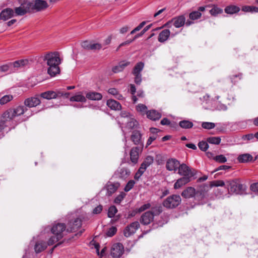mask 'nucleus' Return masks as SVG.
I'll return each mask as SVG.
<instances>
[{"instance_id": "obj_1", "label": "nucleus", "mask_w": 258, "mask_h": 258, "mask_svg": "<svg viewBox=\"0 0 258 258\" xmlns=\"http://www.w3.org/2000/svg\"><path fill=\"white\" fill-rule=\"evenodd\" d=\"M44 60H47V64L49 66L47 73L51 76H55L60 72L59 64L61 60L58 52H51L46 54L44 56Z\"/></svg>"}, {"instance_id": "obj_2", "label": "nucleus", "mask_w": 258, "mask_h": 258, "mask_svg": "<svg viewBox=\"0 0 258 258\" xmlns=\"http://www.w3.org/2000/svg\"><path fill=\"white\" fill-rule=\"evenodd\" d=\"M227 188L229 192L235 194H241L246 189V186L242 184L238 179L228 181Z\"/></svg>"}, {"instance_id": "obj_3", "label": "nucleus", "mask_w": 258, "mask_h": 258, "mask_svg": "<svg viewBox=\"0 0 258 258\" xmlns=\"http://www.w3.org/2000/svg\"><path fill=\"white\" fill-rule=\"evenodd\" d=\"M27 109L24 106H18L14 108L7 110L4 113V118L7 120H12L17 116L23 114Z\"/></svg>"}, {"instance_id": "obj_4", "label": "nucleus", "mask_w": 258, "mask_h": 258, "mask_svg": "<svg viewBox=\"0 0 258 258\" xmlns=\"http://www.w3.org/2000/svg\"><path fill=\"white\" fill-rule=\"evenodd\" d=\"M28 4L31 13L43 11L48 7L47 3L44 0H34Z\"/></svg>"}, {"instance_id": "obj_5", "label": "nucleus", "mask_w": 258, "mask_h": 258, "mask_svg": "<svg viewBox=\"0 0 258 258\" xmlns=\"http://www.w3.org/2000/svg\"><path fill=\"white\" fill-rule=\"evenodd\" d=\"M181 203V198L179 195H173L167 198L163 203V206L169 209L174 208Z\"/></svg>"}, {"instance_id": "obj_6", "label": "nucleus", "mask_w": 258, "mask_h": 258, "mask_svg": "<svg viewBox=\"0 0 258 258\" xmlns=\"http://www.w3.org/2000/svg\"><path fill=\"white\" fill-rule=\"evenodd\" d=\"M178 173L183 177L190 178L194 176L195 174L191 169L184 163L180 164L178 168Z\"/></svg>"}, {"instance_id": "obj_7", "label": "nucleus", "mask_w": 258, "mask_h": 258, "mask_svg": "<svg viewBox=\"0 0 258 258\" xmlns=\"http://www.w3.org/2000/svg\"><path fill=\"white\" fill-rule=\"evenodd\" d=\"M139 227L140 224L138 221L132 222L129 225L127 226L124 229V235L126 237H130L136 232Z\"/></svg>"}, {"instance_id": "obj_8", "label": "nucleus", "mask_w": 258, "mask_h": 258, "mask_svg": "<svg viewBox=\"0 0 258 258\" xmlns=\"http://www.w3.org/2000/svg\"><path fill=\"white\" fill-rule=\"evenodd\" d=\"M124 248L120 243L114 244L111 248V254L114 258H118L123 254Z\"/></svg>"}, {"instance_id": "obj_9", "label": "nucleus", "mask_w": 258, "mask_h": 258, "mask_svg": "<svg viewBox=\"0 0 258 258\" xmlns=\"http://www.w3.org/2000/svg\"><path fill=\"white\" fill-rule=\"evenodd\" d=\"M180 162L178 160L175 158H170L166 161V168L167 170L175 172L177 171Z\"/></svg>"}, {"instance_id": "obj_10", "label": "nucleus", "mask_w": 258, "mask_h": 258, "mask_svg": "<svg viewBox=\"0 0 258 258\" xmlns=\"http://www.w3.org/2000/svg\"><path fill=\"white\" fill-rule=\"evenodd\" d=\"M66 228V225L63 223H57L51 228V232L57 236L58 238L62 237V232Z\"/></svg>"}, {"instance_id": "obj_11", "label": "nucleus", "mask_w": 258, "mask_h": 258, "mask_svg": "<svg viewBox=\"0 0 258 258\" xmlns=\"http://www.w3.org/2000/svg\"><path fill=\"white\" fill-rule=\"evenodd\" d=\"M82 225V221L79 218H76L73 221H70L68 224L67 230L68 232L76 231Z\"/></svg>"}, {"instance_id": "obj_12", "label": "nucleus", "mask_w": 258, "mask_h": 258, "mask_svg": "<svg viewBox=\"0 0 258 258\" xmlns=\"http://www.w3.org/2000/svg\"><path fill=\"white\" fill-rule=\"evenodd\" d=\"M15 14L17 16H23L27 13H31L28 3L22 4L15 9Z\"/></svg>"}, {"instance_id": "obj_13", "label": "nucleus", "mask_w": 258, "mask_h": 258, "mask_svg": "<svg viewBox=\"0 0 258 258\" xmlns=\"http://www.w3.org/2000/svg\"><path fill=\"white\" fill-rule=\"evenodd\" d=\"M41 103L40 100L38 96L29 97L24 101V104L28 107H33L39 105Z\"/></svg>"}, {"instance_id": "obj_14", "label": "nucleus", "mask_w": 258, "mask_h": 258, "mask_svg": "<svg viewBox=\"0 0 258 258\" xmlns=\"http://www.w3.org/2000/svg\"><path fill=\"white\" fill-rule=\"evenodd\" d=\"M62 93L60 92H55L53 91H46L43 93H42L40 94V96L46 99H54L58 97L62 96Z\"/></svg>"}, {"instance_id": "obj_15", "label": "nucleus", "mask_w": 258, "mask_h": 258, "mask_svg": "<svg viewBox=\"0 0 258 258\" xmlns=\"http://www.w3.org/2000/svg\"><path fill=\"white\" fill-rule=\"evenodd\" d=\"M153 214L150 211L144 213L140 219V222L144 225H148L153 220Z\"/></svg>"}, {"instance_id": "obj_16", "label": "nucleus", "mask_w": 258, "mask_h": 258, "mask_svg": "<svg viewBox=\"0 0 258 258\" xmlns=\"http://www.w3.org/2000/svg\"><path fill=\"white\" fill-rule=\"evenodd\" d=\"M14 16V12L12 9L7 8L3 10L0 13V19L6 21Z\"/></svg>"}, {"instance_id": "obj_17", "label": "nucleus", "mask_w": 258, "mask_h": 258, "mask_svg": "<svg viewBox=\"0 0 258 258\" xmlns=\"http://www.w3.org/2000/svg\"><path fill=\"white\" fill-rule=\"evenodd\" d=\"M86 99H88L91 100L98 101L102 99V95L100 93L90 91L86 93Z\"/></svg>"}, {"instance_id": "obj_18", "label": "nucleus", "mask_w": 258, "mask_h": 258, "mask_svg": "<svg viewBox=\"0 0 258 258\" xmlns=\"http://www.w3.org/2000/svg\"><path fill=\"white\" fill-rule=\"evenodd\" d=\"M196 195V190L192 187H187L181 193V196L186 199L192 198Z\"/></svg>"}, {"instance_id": "obj_19", "label": "nucleus", "mask_w": 258, "mask_h": 258, "mask_svg": "<svg viewBox=\"0 0 258 258\" xmlns=\"http://www.w3.org/2000/svg\"><path fill=\"white\" fill-rule=\"evenodd\" d=\"M205 10V7H199L198 11H193L189 14V17L190 19L195 20L200 18L202 16L201 12H204Z\"/></svg>"}, {"instance_id": "obj_20", "label": "nucleus", "mask_w": 258, "mask_h": 258, "mask_svg": "<svg viewBox=\"0 0 258 258\" xmlns=\"http://www.w3.org/2000/svg\"><path fill=\"white\" fill-rule=\"evenodd\" d=\"M119 186V184L118 183H109L106 186V188L107 190L106 195L108 196H110L114 192L116 191Z\"/></svg>"}, {"instance_id": "obj_21", "label": "nucleus", "mask_w": 258, "mask_h": 258, "mask_svg": "<svg viewBox=\"0 0 258 258\" xmlns=\"http://www.w3.org/2000/svg\"><path fill=\"white\" fill-rule=\"evenodd\" d=\"M140 149L139 147H135L132 149L130 152V158L132 162L136 164L138 162L139 159V152Z\"/></svg>"}, {"instance_id": "obj_22", "label": "nucleus", "mask_w": 258, "mask_h": 258, "mask_svg": "<svg viewBox=\"0 0 258 258\" xmlns=\"http://www.w3.org/2000/svg\"><path fill=\"white\" fill-rule=\"evenodd\" d=\"M191 179L188 177H182L179 178L174 184V188L175 189H178L188 183L190 181Z\"/></svg>"}, {"instance_id": "obj_23", "label": "nucleus", "mask_w": 258, "mask_h": 258, "mask_svg": "<svg viewBox=\"0 0 258 258\" xmlns=\"http://www.w3.org/2000/svg\"><path fill=\"white\" fill-rule=\"evenodd\" d=\"M185 18L184 16L181 15L178 17L174 18L172 20L173 25L176 28H179L183 26L185 24Z\"/></svg>"}, {"instance_id": "obj_24", "label": "nucleus", "mask_w": 258, "mask_h": 258, "mask_svg": "<svg viewBox=\"0 0 258 258\" xmlns=\"http://www.w3.org/2000/svg\"><path fill=\"white\" fill-rule=\"evenodd\" d=\"M106 104L108 107L112 110H119L121 108L120 104L115 100H108Z\"/></svg>"}, {"instance_id": "obj_25", "label": "nucleus", "mask_w": 258, "mask_h": 258, "mask_svg": "<svg viewBox=\"0 0 258 258\" xmlns=\"http://www.w3.org/2000/svg\"><path fill=\"white\" fill-rule=\"evenodd\" d=\"M130 174V170L124 168L119 169L116 172V175L117 177L122 179L127 178Z\"/></svg>"}, {"instance_id": "obj_26", "label": "nucleus", "mask_w": 258, "mask_h": 258, "mask_svg": "<svg viewBox=\"0 0 258 258\" xmlns=\"http://www.w3.org/2000/svg\"><path fill=\"white\" fill-rule=\"evenodd\" d=\"M147 116L151 120H156L161 118V114L155 110H151L147 112Z\"/></svg>"}, {"instance_id": "obj_27", "label": "nucleus", "mask_w": 258, "mask_h": 258, "mask_svg": "<svg viewBox=\"0 0 258 258\" xmlns=\"http://www.w3.org/2000/svg\"><path fill=\"white\" fill-rule=\"evenodd\" d=\"M240 10L239 7L235 5H229L224 9L225 12L229 15H233L238 13Z\"/></svg>"}, {"instance_id": "obj_28", "label": "nucleus", "mask_w": 258, "mask_h": 258, "mask_svg": "<svg viewBox=\"0 0 258 258\" xmlns=\"http://www.w3.org/2000/svg\"><path fill=\"white\" fill-rule=\"evenodd\" d=\"M170 32L168 29L162 30L159 34L158 40L160 42H164L169 38Z\"/></svg>"}, {"instance_id": "obj_29", "label": "nucleus", "mask_w": 258, "mask_h": 258, "mask_svg": "<svg viewBox=\"0 0 258 258\" xmlns=\"http://www.w3.org/2000/svg\"><path fill=\"white\" fill-rule=\"evenodd\" d=\"M70 100L72 102H86V98L82 92H79L76 93L73 96H72L70 98Z\"/></svg>"}, {"instance_id": "obj_30", "label": "nucleus", "mask_w": 258, "mask_h": 258, "mask_svg": "<svg viewBox=\"0 0 258 258\" xmlns=\"http://www.w3.org/2000/svg\"><path fill=\"white\" fill-rule=\"evenodd\" d=\"M131 139L134 143L136 145H139L142 144L141 134L140 132L138 131H135L133 132L131 136Z\"/></svg>"}, {"instance_id": "obj_31", "label": "nucleus", "mask_w": 258, "mask_h": 258, "mask_svg": "<svg viewBox=\"0 0 258 258\" xmlns=\"http://www.w3.org/2000/svg\"><path fill=\"white\" fill-rule=\"evenodd\" d=\"M47 247L46 243L43 241H37L34 245V250L36 253H39Z\"/></svg>"}, {"instance_id": "obj_32", "label": "nucleus", "mask_w": 258, "mask_h": 258, "mask_svg": "<svg viewBox=\"0 0 258 258\" xmlns=\"http://www.w3.org/2000/svg\"><path fill=\"white\" fill-rule=\"evenodd\" d=\"M130 63L128 61H121L117 66H116L112 68V71L114 73L120 72L122 71L125 67L128 66Z\"/></svg>"}, {"instance_id": "obj_33", "label": "nucleus", "mask_w": 258, "mask_h": 258, "mask_svg": "<svg viewBox=\"0 0 258 258\" xmlns=\"http://www.w3.org/2000/svg\"><path fill=\"white\" fill-rule=\"evenodd\" d=\"M252 156L248 153L240 155L238 157V160L240 163H245L252 160Z\"/></svg>"}, {"instance_id": "obj_34", "label": "nucleus", "mask_w": 258, "mask_h": 258, "mask_svg": "<svg viewBox=\"0 0 258 258\" xmlns=\"http://www.w3.org/2000/svg\"><path fill=\"white\" fill-rule=\"evenodd\" d=\"M154 161V158L151 156H148L144 160V162L141 165V168L146 170L147 168L151 165Z\"/></svg>"}, {"instance_id": "obj_35", "label": "nucleus", "mask_w": 258, "mask_h": 258, "mask_svg": "<svg viewBox=\"0 0 258 258\" xmlns=\"http://www.w3.org/2000/svg\"><path fill=\"white\" fill-rule=\"evenodd\" d=\"M138 125V121L134 118L129 117L127 118L126 127L128 129L132 130L136 127Z\"/></svg>"}, {"instance_id": "obj_36", "label": "nucleus", "mask_w": 258, "mask_h": 258, "mask_svg": "<svg viewBox=\"0 0 258 258\" xmlns=\"http://www.w3.org/2000/svg\"><path fill=\"white\" fill-rule=\"evenodd\" d=\"M28 63L27 59H21L10 63V65L14 68H21L26 66Z\"/></svg>"}, {"instance_id": "obj_37", "label": "nucleus", "mask_w": 258, "mask_h": 258, "mask_svg": "<svg viewBox=\"0 0 258 258\" xmlns=\"http://www.w3.org/2000/svg\"><path fill=\"white\" fill-rule=\"evenodd\" d=\"M222 13L223 10L216 5L213 6L212 8L210 10V14L213 16H217Z\"/></svg>"}, {"instance_id": "obj_38", "label": "nucleus", "mask_w": 258, "mask_h": 258, "mask_svg": "<svg viewBox=\"0 0 258 258\" xmlns=\"http://www.w3.org/2000/svg\"><path fill=\"white\" fill-rule=\"evenodd\" d=\"M144 64L142 62H139L136 64L134 68L133 74H141V71L143 70Z\"/></svg>"}, {"instance_id": "obj_39", "label": "nucleus", "mask_w": 258, "mask_h": 258, "mask_svg": "<svg viewBox=\"0 0 258 258\" xmlns=\"http://www.w3.org/2000/svg\"><path fill=\"white\" fill-rule=\"evenodd\" d=\"M147 107L143 104H139L136 106V110L138 112H140L141 114L144 115L145 114H147Z\"/></svg>"}, {"instance_id": "obj_40", "label": "nucleus", "mask_w": 258, "mask_h": 258, "mask_svg": "<svg viewBox=\"0 0 258 258\" xmlns=\"http://www.w3.org/2000/svg\"><path fill=\"white\" fill-rule=\"evenodd\" d=\"M179 126L183 128H190L193 126L192 122L188 120H182L179 122Z\"/></svg>"}, {"instance_id": "obj_41", "label": "nucleus", "mask_w": 258, "mask_h": 258, "mask_svg": "<svg viewBox=\"0 0 258 258\" xmlns=\"http://www.w3.org/2000/svg\"><path fill=\"white\" fill-rule=\"evenodd\" d=\"M13 99V96L11 95H6L0 99V104L4 105Z\"/></svg>"}, {"instance_id": "obj_42", "label": "nucleus", "mask_w": 258, "mask_h": 258, "mask_svg": "<svg viewBox=\"0 0 258 258\" xmlns=\"http://www.w3.org/2000/svg\"><path fill=\"white\" fill-rule=\"evenodd\" d=\"M207 142L210 144L218 145L221 142L220 137H210L207 139Z\"/></svg>"}, {"instance_id": "obj_43", "label": "nucleus", "mask_w": 258, "mask_h": 258, "mask_svg": "<svg viewBox=\"0 0 258 258\" xmlns=\"http://www.w3.org/2000/svg\"><path fill=\"white\" fill-rule=\"evenodd\" d=\"M117 208L114 206H112L109 207L108 211V216L109 218H112L117 213Z\"/></svg>"}, {"instance_id": "obj_44", "label": "nucleus", "mask_w": 258, "mask_h": 258, "mask_svg": "<svg viewBox=\"0 0 258 258\" xmlns=\"http://www.w3.org/2000/svg\"><path fill=\"white\" fill-rule=\"evenodd\" d=\"M202 126L205 129L211 130L215 127V124L213 122H203L202 123Z\"/></svg>"}, {"instance_id": "obj_45", "label": "nucleus", "mask_w": 258, "mask_h": 258, "mask_svg": "<svg viewBox=\"0 0 258 258\" xmlns=\"http://www.w3.org/2000/svg\"><path fill=\"white\" fill-rule=\"evenodd\" d=\"M210 185L211 187L214 186H223L225 185V183L223 180H214L210 182Z\"/></svg>"}, {"instance_id": "obj_46", "label": "nucleus", "mask_w": 258, "mask_h": 258, "mask_svg": "<svg viewBox=\"0 0 258 258\" xmlns=\"http://www.w3.org/2000/svg\"><path fill=\"white\" fill-rule=\"evenodd\" d=\"M11 120H7L4 118V114L2 116V119L0 121V132L2 131L7 125V122Z\"/></svg>"}, {"instance_id": "obj_47", "label": "nucleus", "mask_w": 258, "mask_h": 258, "mask_svg": "<svg viewBox=\"0 0 258 258\" xmlns=\"http://www.w3.org/2000/svg\"><path fill=\"white\" fill-rule=\"evenodd\" d=\"M60 239L61 238H58V236L54 235L49 239L47 244L49 245H53Z\"/></svg>"}, {"instance_id": "obj_48", "label": "nucleus", "mask_w": 258, "mask_h": 258, "mask_svg": "<svg viewBox=\"0 0 258 258\" xmlns=\"http://www.w3.org/2000/svg\"><path fill=\"white\" fill-rule=\"evenodd\" d=\"M199 148L203 151H206L209 148V145L206 142L201 141L198 144Z\"/></svg>"}, {"instance_id": "obj_49", "label": "nucleus", "mask_w": 258, "mask_h": 258, "mask_svg": "<svg viewBox=\"0 0 258 258\" xmlns=\"http://www.w3.org/2000/svg\"><path fill=\"white\" fill-rule=\"evenodd\" d=\"M153 214V217L155 215H159L162 212L161 207L160 206H155L151 208V211Z\"/></svg>"}, {"instance_id": "obj_50", "label": "nucleus", "mask_w": 258, "mask_h": 258, "mask_svg": "<svg viewBox=\"0 0 258 258\" xmlns=\"http://www.w3.org/2000/svg\"><path fill=\"white\" fill-rule=\"evenodd\" d=\"M214 160L219 163H225L227 161L226 158L223 155H218L214 158Z\"/></svg>"}, {"instance_id": "obj_51", "label": "nucleus", "mask_w": 258, "mask_h": 258, "mask_svg": "<svg viewBox=\"0 0 258 258\" xmlns=\"http://www.w3.org/2000/svg\"><path fill=\"white\" fill-rule=\"evenodd\" d=\"M116 228L115 227L112 226L107 231L106 235L107 236L111 237L116 233Z\"/></svg>"}, {"instance_id": "obj_52", "label": "nucleus", "mask_w": 258, "mask_h": 258, "mask_svg": "<svg viewBox=\"0 0 258 258\" xmlns=\"http://www.w3.org/2000/svg\"><path fill=\"white\" fill-rule=\"evenodd\" d=\"M135 183V182L134 180H130L125 186L124 190L126 192L130 191L133 187Z\"/></svg>"}, {"instance_id": "obj_53", "label": "nucleus", "mask_w": 258, "mask_h": 258, "mask_svg": "<svg viewBox=\"0 0 258 258\" xmlns=\"http://www.w3.org/2000/svg\"><path fill=\"white\" fill-rule=\"evenodd\" d=\"M152 26V24H151L146 26L143 29V30L141 32V33L140 34H138L136 35L135 36V39H137L138 37H141V36H142L146 32H147L149 29H150L151 28Z\"/></svg>"}, {"instance_id": "obj_54", "label": "nucleus", "mask_w": 258, "mask_h": 258, "mask_svg": "<svg viewBox=\"0 0 258 258\" xmlns=\"http://www.w3.org/2000/svg\"><path fill=\"white\" fill-rule=\"evenodd\" d=\"M125 194L123 192H121L120 195L117 196L114 200V202L116 204H120V203L123 200Z\"/></svg>"}, {"instance_id": "obj_55", "label": "nucleus", "mask_w": 258, "mask_h": 258, "mask_svg": "<svg viewBox=\"0 0 258 258\" xmlns=\"http://www.w3.org/2000/svg\"><path fill=\"white\" fill-rule=\"evenodd\" d=\"M151 207V204L147 203V204H145L142 205V206H141L139 208L138 211L139 212H143V211H145L146 210L150 209Z\"/></svg>"}, {"instance_id": "obj_56", "label": "nucleus", "mask_w": 258, "mask_h": 258, "mask_svg": "<svg viewBox=\"0 0 258 258\" xmlns=\"http://www.w3.org/2000/svg\"><path fill=\"white\" fill-rule=\"evenodd\" d=\"M136 39H135V37L133 39H128L121 43H120L118 47H117V49H116V51H118L119 50V49L122 47V46H125V45H129L131 43H132L133 41H134Z\"/></svg>"}, {"instance_id": "obj_57", "label": "nucleus", "mask_w": 258, "mask_h": 258, "mask_svg": "<svg viewBox=\"0 0 258 258\" xmlns=\"http://www.w3.org/2000/svg\"><path fill=\"white\" fill-rule=\"evenodd\" d=\"M136 39H135V37L133 39H128L121 43H120L118 47H117V49H116V51H118L119 50V49L122 47V46H125V45H129L131 43H132L133 41H134Z\"/></svg>"}, {"instance_id": "obj_58", "label": "nucleus", "mask_w": 258, "mask_h": 258, "mask_svg": "<svg viewBox=\"0 0 258 258\" xmlns=\"http://www.w3.org/2000/svg\"><path fill=\"white\" fill-rule=\"evenodd\" d=\"M145 170L141 168L140 167L138 171L137 172V173L135 175V179L138 180L140 177L142 175L143 173L145 172Z\"/></svg>"}, {"instance_id": "obj_59", "label": "nucleus", "mask_w": 258, "mask_h": 258, "mask_svg": "<svg viewBox=\"0 0 258 258\" xmlns=\"http://www.w3.org/2000/svg\"><path fill=\"white\" fill-rule=\"evenodd\" d=\"M135 76V82L137 85H140L142 82L141 74H133Z\"/></svg>"}, {"instance_id": "obj_60", "label": "nucleus", "mask_w": 258, "mask_h": 258, "mask_svg": "<svg viewBox=\"0 0 258 258\" xmlns=\"http://www.w3.org/2000/svg\"><path fill=\"white\" fill-rule=\"evenodd\" d=\"M92 42L88 41H84L82 43V46L86 49H90Z\"/></svg>"}, {"instance_id": "obj_61", "label": "nucleus", "mask_w": 258, "mask_h": 258, "mask_svg": "<svg viewBox=\"0 0 258 258\" xmlns=\"http://www.w3.org/2000/svg\"><path fill=\"white\" fill-rule=\"evenodd\" d=\"M255 138V135L250 134H247L243 136L242 137V139L244 140H251L254 139Z\"/></svg>"}, {"instance_id": "obj_62", "label": "nucleus", "mask_w": 258, "mask_h": 258, "mask_svg": "<svg viewBox=\"0 0 258 258\" xmlns=\"http://www.w3.org/2000/svg\"><path fill=\"white\" fill-rule=\"evenodd\" d=\"M91 50H99L101 48L102 46L99 43H92L91 44V46H90Z\"/></svg>"}, {"instance_id": "obj_63", "label": "nucleus", "mask_w": 258, "mask_h": 258, "mask_svg": "<svg viewBox=\"0 0 258 258\" xmlns=\"http://www.w3.org/2000/svg\"><path fill=\"white\" fill-rule=\"evenodd\" d=\"M130 29V27L127 26H124L119 29V31L120 34H123L126 33Z\"/></svg>"}, {"instance_id": "obj_64", "label": "nucleus", "mask_w": 258, "mask_h": 258, "mask_svg": "<svg viewBox=\"0 0 258 258\" xmlns=\"http://www.w3.org/2000/svg\"><path fill=\"white\" fill-rule=\"evenodd\" d=\"M250 189L254 192H258V182L252 184L250 186Z\"/></svg>"}]
</instances>
